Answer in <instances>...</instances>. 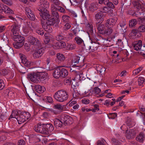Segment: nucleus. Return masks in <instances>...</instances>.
<instances>
[{
	"label": "nucleus",
	"mask_w": 145,
	"mask_h": 145,
	"mask_svg": "<svg viewBox=\"0 0 145 145\" xmlns=\"http://www.w3.org/2000/svg\"><path fill=\"white\" fill-rule=\"evenodd\" d=\"M16 19L14 18L13 17H12L11 16H9V18L11 20L12 22H15V21H17V20H18L20 21V22H21L23 20L22 18H20L19 17H16Z\"/></svg>",
	"instance_id": "5fc2aeb1"
},
{
	"label": "nucleus",
	"mask_w": 145,
	"mask_h": 145,
	"mask_svg": "<svg viewBox=\"0 0 145 145\" xmlns=\"http://www.w3.org/2000/svg\"><path fill=\"white\" fill-rule=\"evenodd\" d=\"M76 45L74 44H68L67 45V49L72 50L76 48Z\"/></svg>",
	"instance_id": "603ef678"
},
{
	"label": "nucleus",
	"mask_w": 145,
	"mask_h": 145,
	"mask_svg": "<svg viewBox=\"0 0 145 145\" xmlns=\"http://www.w3.org/2000/svg\"><path fill=\"white\" fill-rule=\"evenodd\" d=\"M136 134V132L134 129H127L126 130L125 135L126 138L128 139L133 138Z\"/></svg>",
	"instance_id": "f8f14e48"
},
{
	"label": "nucleus",
	"mask_w": 145,
	"mask_h": 145,
	"mask_svg": "<svg viewBox=\"0 0 145 145\" xmlns=\"http://www.w3.org/2000/svg\"><path fill=\"white\" fill-rule=\"evenodd\" d=\"M21 114L25 119V121H26L30 117V114L28 112H24L22 113Z\"/></svg>",
	"instance_id": "ea45409f"
},
{
	"label": "nucleus",
	"mask_w": 145,
	"mask_h": 145,
	"mask_svg": "<svg viewBox=\"0 0 145 145\" xmlns=\"http://www.w3.org/2000/svg\"><path fill=\"white\" fill-rule=\"evenodd\" d=\"M130 35L133 38H136L140 37L141 35L137 30H133L130 33Z\"/></svg>",
	"instance_id": "5701e85b"
},
{
	"label": "nucleus",
	"mask_w": 145,
	"mask_h": 145,
	"mask_svg": "<svg viewBox=\"0 0 145 145\" xmlns=\"http://www.w3.org/2000/svg\"><path fill=\"white\" fill-rule=\"evenodd\" d=\"M138 30L140 32H144L145 31V26L141 25L140 26L138 29Z\"/></svg>",
	"instance_id": "680f3d73"
},
{
	"label": "nucleus",
	"mask_w": 145,
	"mask_h": 145,
	"mask_svg": "<svg viewBox=\"0 0 145 145\" xmlns=\"http://www.w3.org/2000/svg\"><path fill=\"white\" fill-rule=\"evenodd\" d=\"M27 78L29 80H30L31 81L35 83L39 81V77L38 73H33L28 74Z\"/></svg>",
	"instance_id": "9d476101"
},
{
	"label": "nucleus",
	"mask_w": 145,
	"mask_h": 145,
	"mask_svg": "<svg viewBox=\"0 0 145 145\" xmlns=\"http://www.w3.org/2000/svg\"><path fill=\"white\" fill-rule=\"evenodd\" d=\"M136 140L142 143L145 140V135L141 133L137 136Z\"/></svg>",
	"instance_id": "c85d7f7f"
},
{
	"label": "nucleus",
	"mask_w": 145,
	"mask_h": 145,
	"mask_svg": "<svg viewBox=\"0 0 145 145\" xmlns=\"http://www.w3.org/2000/svg\"><path fill=\"white\" fill-rule=\"evenodd\" d=\"M40 11V12L39 13L40 16L42 19L47 20L51 18V16L49 15L47 10H43L42 11Z\"/></svg>",
	"instance_id": "2eb2a0df"
},
{
	"label": "nucleus",
	"mask_w": 145,
	"mask_h": 145,
	"mask_svg": "<svg viewBox=\"0 0 145 145\" xmlns=\"http://www.w3.org/2000/svg\"><path fill=\"white\" fill-rule=\"evenodd\" d=\"M16 119L18 121V123L19 124H21L25 121V119L22 116L21 114H20L18 117Z\"/></svg>",
	"instance_id": "4c0bfd02"
},
{
	"label": "nucleus",
	"mask_w": 145,
	"mask_h": 145,
	"mask_svg": "<svg viewBox=\"0 0 145 145\" xmlns=\"http://www.w3.org/2000/svg\"><path fill=\"white\" fill-rule=\"evenodd\" d=\"M145 79L143 77H139L138 79V84L140 86H141L144 82Z\"/></svg>",
	"instance_id": "09e8293b"
},
{
	"label": "nucleus",
	"mask_w": 145,
	"mask_h": 145,
	"mask_svg": "<svg viewBox=\"0 0 145 145\" xmlns=\"http://www.w3.org/2000/svg\"><path fill=\"white\" fill-rule=\"evenodd\" d=\"M68 117V116L65 114L62 115L60 117V120L63 123H64L67 120Z\"/></svg>",
	"instance_id": "37998d69"
},
{
	"label": "nucleus",
	"mask_w": 145,
	"mask_h": 145,
	"mask_svg": "<svg viewBox=\"0 0 145 145\" xmlns=\"http://www.w3.org/2000/svg\"><path fill=\"white\" fill-rule=\"evenodd\" d=\"M129 26L133 27L135 26L137 24V22L136 19H133L129 21Z\"/></svg>",
	"instance_id": "a18cd8bd"
},
{
	"label": "nucleus",
	"mask_w": 145,
	"mask_h": 145,
	"mask_svg": "<svg viewBox=\"0 0 145 145\" xmlns=\"http://www.w3.org/2000/svg\"><path fill=\"white\" fill-rule=\"evenodd\" d=\"M13 39L15 42H20L24 43V37L20 36L19 35H14L13 36Z\"/></svg>",
	"instance_id": "4be33fe9"
},
{
	"label": "nucleus",
	"mask_w": 145,
	"mask_h": 145,
	"mask_svg": "<svg viewBox=\"0 0 145 145\" xmlns=\"http://www.w3.org/2000/svg\"><path fill=\"white\" fill-rule=\"evenodd\" d=\"M25 13L28 17L30 20H34L35 18V16L33 14V12L31 11L29 8L26 7L25 9Z\"/></svg>",
	"instance_id": "ddd939ff"
},
{
	"label": "nucleus",
	"mask_w": 145,
	"mask_h": 145,
	"mask_svg": "<svg viewBox=\"0 0 145 145\" xmlns=\"http://www.w3.org/2000/svg\"><path fill=\"white\" fill-rule=\"evenodd\" d=\"M101 91V89L98 87H95L93 90V93L97 97H102L104 96L103 93L99 94Z\"/></svg>",
	"instance_id": "a878e982"
},
{
	"label": "nucleus",
	"mask_w": 145,
	"mask_h": 145,
	"mask_svg": "<svg viewBox=\"0 0 145 145\" xmlns=\"http://www.w3.org/2000/svg\"><path fill=\"white\" fill-rule=\"evenodd\" d=\"M54 125L57 127H61L63 123L60 120L57 118L55 119L54 120Z\"/></svg>",
	"instance_id": "2f4dec72"
},
{
	"label": "nucleus",
	"mask_w": 145,
	"mask_h": 145,
	"mask_svg": "<svg viewBox=\"0 0 145 145\" xmlns=\"http://www.w3.org/2000/svg\"><path fill=\"white\" fill-rule=\"evenodd\" d=\"M135 50L138 51V53L143 56H145V46H142V41L141 40L137 41L133 46Z\"/></svg>",
	"instance_id": "7ed1b4c3"
},
{
	"label": "nucleus",
	"mask_w": 145,
	"mask_h": 145,
	"mask_svg": "<svg viewBox=\"0 0 145 145\" xmlns=\"http://www.w3.org/2000/svg\"><path fill=\"white\" fill-rule=\"evenodd\" d=\"M24 43L20 42H15L13 43V45L15 48H19L23 46Z\"/></svg>",
	"instance_id": "a19ab883"
},
{
	"label": "nucleus",
	"mask_w": 145,
	"mask_h": 145,
	"mask_svg": "<svg viewBox=\"0 0 145 145\" xmlns=\"http://www.w3.org/2000/svg\"><path fill=\"white\" fill-rule=\"evenodd\" d=\"M84 58V57L81 55L76 56L74 57L72 61L73 63H75V64L76 65L75 63H78L80 60H81V61L83 62Z\"/></svg>",
	"instance_id": "a211bd4d"
},
{
	"label": "nucleus",
	"mask_w": 145,
	"mask_h": 145,
	"mask_svg": "<svg viewBox=\"0 0 145 145\" xmlns=\"http://www.w3.org/2000/svg\"><path fill=\"white\" fill-rule=\"evenodd\" d=\"M41 23L44 30L48 32H51L52 31V29L51 27V25L46 24V23L43 22L42 20H41Z\"/></svg>",
	"instance_id": "f3484780"
},
{
	"label": "nucleus",
	"mask_w": 145,
	"mask_h": 145,
	"mask_svg": "<svg viewBox=\"0 0 145 145\" xmlns=\"http://www.w3.org/2000/svg\"><path fill=\"white\" fill-rule=\"evenodd\" d=\"M96 68L97 71H99L100 73L105 72L106 70L105 68L101 66H96Z\"/></svg>",
	"instance_id": "49530a36"
},
{
	"label": "nucleus",
	"mask_w": 145,
	"mask_h": 145,
	"mask_svg": "<svg viewBox=\"0 0 145 145\" xmlns=\"http://www.w3.org/2000/svg\"><path fill=\"white\" fill-rule=\"evenodd\" d=\"M127 125L130 127H132L134 125V123L133 121H130L129 119H128L126 122Z\"/></svg>",
	"instance_id": "bf43d9fd"
},
{
	"label": "nucleus",
	"mask_w": 145,
	"mask_h": 145,
	"mask_svg": "<svg viewBox=\"0 0 145 145\" xmlns=\"http://www.w3.org/2000/svg\"><path fill=\"white\" fill-rule=\"evenodd\" d=\"M137 11L139 14H141L145 11V8L143 9L140 6H138L137 7Z\"/></svg>",
	"instance_id": "8fccbe9b"
},
{
	"label": "nucleus",
	"mask_w": 145,
	"mask_h": 145,
	"mask_svg": "<svg viewBox=\"0 0 145 145\" xmlns=\"http://www.w3.org/2000/svg\"><path fill=\"white\" fill-rule=\"evenodd\" d=\"M49 2L46 0H40L39 1L38 10L39 11L46 10V8L49 7Z\"/></svg>",
	"instance_id": "0eeeda50"
},
{
	"label": "nucleus",
	"mask_w": 145,
	"mask_h": 145,
	"mask_svg": "<svg viewBox=\"0 0 145 145\" xmlns=\"http://www.w3.org/2000/svg\"><path fill=\"white\" fill-rule=\"evenodd\" d=\"M68 72L67 70L65 69H60V77L65 78L68 75Z\"/></svg>",
	"instance_id": "473e14b6"
},
{
	"label": "nucleus",
	"mask_w": 145,
	"mask_h": 145,
	"mask_svg": "<svg viewBox=\"0 0 145 145\" xmlns=\"http://www.w3.org/2000/svg\"><path fill=\"white\" fill-rule=\"evenodd\" d=\"M21 111L18 110H14L12 111V113L10 115L9 119L12 118H15L16 119L20 114Z\"/></svg>",
	"instance_id": "393cba45"
},
{
	"label": "nucleus",
	"mask_w": 145,
	"mask_h": 145,
	"mask_svg": "<svg viewBox=\"0 0 145 145\" xmlns=\"http://www.w3.org/2000/svg\"><path fill=\"white\" fill-rule=\"evenodd\" d=\"M107 144L104 139L99 140L97 142V145H107Z\"/></svg>",
	"instance_id": "4d7b16f0"
},
{
	"label": "nucleus",
	"mask_w": 145,
	"mask_h": 145,
	"mask_svg": "<svg viewBox=\"0 0 145 145\" xmlns=\"http://www.w3.org/2000/svg\"><path fill=\"white\" fill-rule=\"evenodd\" d=\"M117 21V18H110L106 20V25H108L109 24V23L110 22V25L113 27L116 24Z\"/></svg>",
	"instance_id": "7c9ffc66"
},
{
	"label": "nucleus",
	"mask_w": 145,
	"mask_h": 145,
	"mask_svg": "<svg viewBox=\"0 0 145 145\" xmlns=\"http://www.w3.org/2000/svg\"><path fill=\"white\" fill-rule=\"evenodd\" d=\"M113 31V29L112 27H108L106 29L104 35L105 36L109 35L112 33Z\"/></svg>",
	"instance_id": "c9c22d12"
},
{
	"label": "nucleus",
	"mask_w": 145,
	"mask_h": 145,
	"mask_svg": "<svg viewBox=\"0 0 145 145\" xmlns=\"http://www.w3.org/2000/svg\"><path fill=\"white\" fill-rule=\"evenodd\" d=\"M28 41L31 44L36 46L39 47L40 45V42L37 38L33 37H29L28 38Z\"/></svg>",
	"instance_id": "1a4fd4ad"
},
{
	"label": "nucleus",
	"mask_w": 145,
	"mask_h": 145,
	"mask_svg": "<svg viewBox=\"0 0 145 145\" xmlns=\"http://www.w3.org/2000/svg\"><path fill=\"white\" fill-rule=\"evenodd\" d=\"M19 56L22 63L24 64L25 66L29 67L31 65H33V63L27 60L25 55L20 54Z\"/></svg>",
	"instance_id": "9b49d317"
},
{
	"label": "nucleus",
	"mask_w": 145,
	"mask_h": 145,
	"mask_svg": "<svg viewBox=\"0 0 145 145\" xmlns=\"http://www.w3.org/2000/svg\"><path fill=\"white\" fill-rule=\"evenodd\" d=\"M43 134L46 135L50 134L54 130L53 126L50 124H47L43 125Z\"/></svg>",
	"instance_id": "6e6552de"
},
{
	"label": "nucleus",
	"mask_w": 145,
	"mask_h": 145,
	"mask_svg": "<svg viewBox=\"0 0 145 145\" xmlns=\"http://www.w3.org/2000/svg\"><path fill=\"white\" fill-rule=\"evenodd\" d=\"M56 59L61 62L63 61L65 59L64 55L62 54L58 53L56 54Z\"/></svg>",
	"instance_id": "72a5a7b5"
},
{
	"label": "nucleus",
	"mask_w": 145,
	"mask_h": 145,
	"mask_svg": "<svg viewBox=\"0 0 145 145\" xmlns=\"http://www.w3.org/2000/svg\"><path fill=\"white\" fill-rule=\"evenodd\" d=\"M62 5H60L57 7H55L54 5H52V11H51L52 14L54 16H56L57 18H58L59 17V15L57 12V11L63 13H64L65 12V9L61 7Z\"/></svg>",
	"instance_id": "423d86ee"
},
{
	"label": "nucleus",
	"mask_w": 145,
	"mask_h": 145,
	"mask_svg": "<svg viewBox=\"0 0 145 145\" xmlns=\"http://www.w3.org/2000/svg\"><path fill=\"white\" fill-rule=\"evenodd\" d=\"M43 125L40 124H38L35 126L34 129L35 131L43 134Z\"/></svg>",
	"instance_id": "6ab92c4d"
},
{
	"label": "nucleus",
	"mask_w": 145,
	"mask_h": 145,
	"mask_svg": "<svg viewBox=\"0 0 145 145\" xmlns=\"http://www.w3.org/2000/svg\"><path fill=\"white\" fill-rule=\"evenodd\" d=\"M66 45L64 42H58L55 45H53L52 47L55 49H59L64 48Z\"/></svg>",
	"instance_id": "aec40b11"
},
{
	"label": "nucleus",
	"mask_w": 145,
	"mask_h": 145,
	"mask_svg": "<svg viewBox=\"0 0 145 145\" xmlns=\"http://www.w3.org/2000/svg\"><path fill=\"white\" fill-rule=\"evenodd\" d=\"M6 93L8 94V96L10 97H12L14 96V93L12 91L7 90L6 91Z\"/></svg>",
	"instance_id": "e2e57ef3"
},
{
	"label": "nucleus",
	"mask_w": 145,
	"mask_h": 145,
	"mask_svg": "<svg viewBox=\"0 0 145 145\" xmlns=\"http://www.w3.org/2000/svg\"><path fill=\"white\" fill-rule=\"evenodd\" d=\"M71 27L70 24L67 22L65 24L64 28L65 30H67L69 29Z\"/></svg>",
	"instance_id": "774afa93"
},
{
	"label": "nucleus",
	"mask_w": 145,
	"mask_h": 145,
	"mask_svg": "<svg viewBox=\"0 0 145 145\" xmlns=\"http://www.w3.org/2000/svg\"><path fill=\"white\" fill-rule=\"evenodd\" d=\"M64 106L60 104H58L55 105L54 106V108L55 110H57V111H62L63 108Z\"/></svg>",
	"instance_id": "e433bc0d"
},
{
	"label": "nucleus",
	"mask_w": 145,
	"mask_h": 145,
	"mask_svg": "<svg viewBox=\"0 0 145 145\" xmlns=\"http://www.w3.org/2000/svg\"><path fill=\"white\" fill-rule=\"evenodd\" d=\"M111 142L115 145H119L121 144V142L118 141L117 139L112 138L111 140Z\"/></svg>",
	"instance_id": "13d9d810"
},
{
	"label": "nucleus",
	"mask_w": 145,
	"mask_h": 145,
	"mask_svg": "<svg viewBox=\"0 0 145 145\" xmlns=\"http://www.w3.org/2000/svg\"><path fill=\"white\" fill-rule=\"evenodd\" d=\"M109 11L108 8L106 7H103L101 9L100 12H102L103 13H107Z\"/></svg>",
	"instance_id": "338daca9"
},
{
	"label": "nucleus",
	"mask_w": 145,
	"mask_h": 145,
	"mask_svg": "<svg viewBox=\"0 0 145 145\" xmlns=\"http://www.w3.org/2000/svg\"><path fill=\"white\" fill-rule=\"evenodd\" d=\"M96 20L98 22H101L103 20V14L102 12H99L95 16Z\"/></svg>",
	"instance_id": "b1692460"
},
{
	"label": "nucleus",
	"mask_w": 145,
	"mask_h": 145,
	"mask_svg": "<svg viewBox=\"0 0 145 145\" xmlns=\"http://www.w3.org/2000/svg\"><path fill=\"white\" fill-rule=\"evenodd\" d=\"M91 45L92 47V49L94 50L95 51L97 49L98 46L97 44L95 42H93L92 40H91Z\"/></svg>",
	"instance_id": "6e6d98bb"
},
{
	"label": "nucleus",
	"mask_w": 145,
	"mask_h": 145,
	"mask_svg": "<svg viewBox=\"0 0 145 145\" xmlns=\"http://www.w3.org/2000/svg\"><path fill=\"white\" fill-rule=\"evenodd\" d=\"M87 26L88 27V30L89 32V33L93 35L94 33L93 29V25H92V23H88V24L87 25Z\"/></svg>",
	"instance_id": "f704fd0d"
},
{
	"label": "nucleus",
	"mask_w": 145,
	"mask_h": 145,
	"mask_svg": "<svg viewBox=\"0 0 145 145\" xmlns=\"http://www.w3.org/2000/svg\"><path fill=\"white\" fill-rule=\"evenodd\" d=\"M36 91L39 93H42L45 90V88L44 86L39 85H36L35 87Z\"/></svg>",
	"instance_id": "bb28decb"
},
{
	"label": "nucleus",
	"mask_w": 145,
	"mask_h": 145,
	"mask_svg": "<svg viewBox=\"0 0 145 145\" xmlns=\"http://www.w3.org/2000/svg\"><path fill=\"white\" fill-rule=\"evenodd\" d=\"M58 22V21H56L55 19L53 18H52L51 16L50 18L48 19L46 22V24H48L50 25H54V24L57 23Z\"/></svg>",
	"instance_id": "c756f323"
},
{
	"label": "nucleus",
	"mask_w": 145,
	"mask_h": 145,
	"mask_svg": "<svg viewBox=\"0 0 145 145\" xmlns=\"http://www.w3.org/2000/svg\"><path fill=\"white\" fill-rule=\"evenodd\" d=\"M74 39L77 43L78 44H83L84 45L83 40L79 37H76L74 38Z\"/></svg>",
	"instance_id": "58836bf2"
},
{
	"label": "nucleus",
	"mask_w": 145,
	"mask_h": 145,
	"mask_svg": "<svg viewBox=\"0 0 145 145\" xmlns=\"http://www.w3.org/2000/svg\"><path fill=\"white\" fill-rule=\"evenodd\" d=\"M142 68L140 67L133 71V74L135 76L138 74L142 70Z\"/></svg>",
	"instance_id": "3c124183"
},
{
	"label": "nucleus",
	"mask_w": 145,
	"mask_h": 145,
	"mask_svg": "<svg viewBox=\"0 0 145 145\" xmlns=\"http://www.w3.org/2000/svg\"><path fill=\"white\" fill-rule=\"evenodd\" d=\"M44 37L45 38L44 41V43L47 44L50 41V34L48 33H45L44 34Z\"/></svg>",
	"instance_id": "79ce46f5"
},
{
	"label": "nucleus",
	"mask_w": 145,
	"mask_h": 145,
	"mask_svg": "<svg viewBox=\"0 0 145 145\" xmlns=\"http://www.w3.org/2000/svg\"><path fill=\"white\" fill-rule=\"evenodd\" d=\"M55 99L59 102H63L67 100L68 95L67 92L65 90L62 89L56 92L54 95Z\"/></svg>",
	"instance_id": "f03ea898"
},
{
	"label": "nucleus",
	"mask_w": 145,
	"mask_h": 145,
	"mask_svg": "<svg viewBox=\"0 0 145 145\" xmlns=\"http://www.w3.org/2000/svg\"><path fill=\"white\" fill-rule=\"evenodd\" d=\"M5 86L4 82L3 80L0 79V90L2 89Z\"/></svg>",
	"instance_id": "0e129e2a"
},
{
	"label": "nucleus",
	"mask_w": 145,
	"mask_h": 145,
	"mask_svg": "<svg viewBox=\"0 0 145 145\" xmlns=\"http://www.w3.org/2000/svg\"><path fill=\"white\" fill-rule=\"evenodd\" d=\"M62 18L63 22L65 23L68 22L69 21L70 18L69 16L66 15L63 16Z\"/></svg>",
	"instance_id": "de8ad7c7"
},
{
	"label": "nucleus",
	"mask_w": 145,
	"mask_h": 145,
	"mask_svg": "<svg viewBox=\"0 0 145 145\" xmlns=\"http://www.w3.org/2000/svg\"><path fill=\"white\" fill-rule=\"evenodd\" d=\"M0 72L1 74L5 75L8 73V71L7 69H3L1 70Z\"/></svg>",
	"instance_id": "69168bd1"
},
{
	"label": "nucleus",
	"mask_w": 145,
	"mask_h": 145,
	"mask_svg": "<svg viewBox=\"0 0 145 145\" xmlns=\"http://www.w3.org/2000/svg\"><path fill=\"white\" fill-rule=\"evenodd\" d=\"M39 74V79L40 80L41 79H44L47 76V74L46 72H39L38 73Z\"/></svg>",
	"instance_id": "c03bdc74"
},
{
	"label": "nucleus",
	"mask_w": 145,
	"mask_h": 145,
	"mask_svg": "<svg viewBox=\"0 0 145 145\" xmlns=\"http://www.w3.org/2000/svg\"><path fill=\"white\" fill-rule=\"evenodd\" d=\"M71 29L73 31V33L75 35L77 34L80 31L79 28L78 26L74 28H72Z\"/></svg>",
	"instance_id": "052dcab7"
},
{
	"label": "nucleus",
	"mask_w": 145,
	"mask_h": 145,
	"mask_svg": "<svg viewBox=\"0 0 145 145\" xmlns=\"http://www.w3.org/2000/svg\"><path fill=\"white\" fill-rule=\"evenodd\" d=\"M84 5L85 8L88 10L92 12H93L96 10L98 5L96 3H93L89 4V0H86Z\"/></svg>",
	"instance_id": "20e7f679"
},
{
	"label": "nucleus",
	"mask_w": 145,
	"mask_h": 145,
	"mask_svg": "<svg viewBox=\"0 0 145 145\" xmlns=\"http://www.w3.org/2000/svg\"><path fill=\"white\" fill-rule=\"evenodd\" d=\"M86 78L84 75L82 73L78 74L76 75L74 79L72 81V86H76L77 85V83L82 80H84Z\"/></svg>",
	"instance_id": "39448f33"
},
{
	"label": "nucleus",
	"mask_w": 145,
	"mask_h": 145,
	"mask_svg": "<svg viewBox=\"0 0 145 145\" xmlns=\"http://www.w3.org/2000/svg\"><path fill=\"white\" fill-rule=\"evenodd\" d=\"M106 29L105 25L103 24H100L98 27L99 32L103 35H104Z\"/></svg>",
	"instance_id": "cd10ccee"
},
{
	"label": "nucleus",
	"mask_w": 145,
	"mask_h": 145,
	"mask_svg": "<svg viewBox=\"0 0 145 145\" xmlns=\"http://www.w3.org/2000/svg\"><path fill=\"white\" fill-rule=\"evenodd\" d=\"M44 52V50L42 48H41L36 50L33 54V56L35 58H38L40 57Z\"/></svg>",
	"instance_id": "4468645a"
},
{
	"label": "nucleus",
	"mask_w": 145,
	"mask_h": 145,
	"mask_svg": "<svg viewBox=\"0 0 145 145\" xmlns=\"http://www.w3.org/2000/svg\"><path fill=\"white\" fill-rule=\"evenodd\" d=\"M22 29L26 34L29 33L31 30L34 29L35 30L36 32L38 34L43 35L44 34L43 31L39 28V25L32 22H24Z\"/></svg>",
	"instance_id": "f257e3e1"
},
{
	"label": "nucleus",
	"mask_w": 145,
	"mask_h": 145,
	"mask_svg": "<svg viewBox=\"0 0 145 145\" xmlns=\"http://www.w3.org/2000/svg\"><path fill=\"white\" fill-rule=\"evenodd\" d=\"M12 28L11 29V31L13 33L14 36L19 34L20 25H12Z\"/></svg>",
	"instance_id": "dca6fc26"
},
{
	"label": "nucleus",
	"mask_w": 145,
	"mask_h": 145,
	"mask_svg": "<svg viewBox=\"0 0 145 145\" xmlns=\"http://www.w3.org/2000/svg\"><path fill=\"white\" fill-rule=\"evenodd\" d=\"M53 76L56 78H58L60 77V68L57 67L55 69L53 73Z\"/></svg>",
	"instance_id": "412c9836"
},
{
	"label": "nucleus",
	"mask_w": 145,
	"mask_h": 145,
	"mask_svg": "<svg viewBox=\"0 0 145 145\" xmlns=\"http://www.w3.org/2000/svg\"><path fill=\"white\" fill-rule=\"evenodd\" d=\"M104 3L109 8H113L114 7V5L112 3L109 2L108 1H105Z\"/></svg>",
	"instance_id": "864d4df0"
}]
</instances>
